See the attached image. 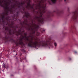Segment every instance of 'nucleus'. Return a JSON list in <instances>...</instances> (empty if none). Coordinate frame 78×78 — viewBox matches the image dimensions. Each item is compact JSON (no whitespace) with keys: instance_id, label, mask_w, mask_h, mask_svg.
<instances>
[{"instance_id":"obj_1","label":"nucleus","mask_w":78,"mask_h":78,"mask_svg":"<svg viewBox=\"0 0 78 78\" xmlns=\"http://www.w3.org/2000/svg\"><path fill=\"white\" fill-rule=\"evenodd\" d=\"M36 3H38L34 9V5H31L30 4V0H27L28 2L27 5L26 6L27 9L29 10L33 9L34 12H35V10H38L37 13L40 14L39 16H35L34 19H32V17L30 15L29 12H24L25 16L27 19H28L29 20L32 22V23L33 24L34 22H36V20H37L38 22L44 23V21H47L50 19L51 16H54V13H56L58 16L61 15V14L62 13V11H60L59 10H57L56 11L54 10L53 12H52L46 9V5H44V0H34Z\"/></svg>"},{"instance_id":"obj_2","label":"nucleus","mask_w":78,"mask_h":78,"mask_svg":"<svg viewBox=\"0 0 78 78\" xmlns=\"http://www.w3.org/2000/svg\"><path fill=\"white\" fill-rule=\"evenodd\" d=\"M24 40H26L27 42H26L27 47H33L36 48V47H40V46L46 47H50L52 46V43L54 42V40H50L49 39H46L44 41H33L32 40H29V37H27L26 39H24Z\"/></svg>"},{"instance_id":"obj_3","label":"nucleus","mask_w":78,"mask_h":78,"mask_svg":"<svg viewBox=\"0 0 78 78\" xmlns=\"http://www.w3.org/2000/svg\"><path fill=\"white\" fill-rule=\"evenodd\" d=\"M23 25H26L28 26L27 29L28 31H32V34H34L36 32V30L39 28V25H37L35 23L33 24V25L32 26H29V24H28V20H24L23 22Z\"/></svg>"},{"instance_id":"obj_4","label":"nucleus","mask_w":78,"mask_h":78,"mask_svg":"<svg viewBox=\"0 0 78 78\" xmlns=\"http://www.w3.org/2000/svg\"><path fill=\"white\" fill-rule=\"evenodd\" d=\"M78 8L75 9V11L72 12L73 16L72 19L76 23L78 22Z\"/></svg>"},{"instance_id":"obj_5","label":"nucleus","mask_w":78,"mask_h":78,"mask_svg":"<svg viewBox=\"0 0 78 78\" xmlns=\"http://www.w3.org/2000/svg\"><path fill=\"white\" fill-rule=\"evenodd\" d=\"M21 36L22 37H20V39H19V40L18 42H16L15 43V44L16 45V46L15 47L14 46V47L15 48H16V49H17L18 48V46H19V45H24V44L23 42V39L24 40V38H25V37L22 34H21Z\"/></svg>"},{"instance_id":"obj_6","label":"nucleus","mask_w":78,"mask_h":78,"mask_svg":"<svg viewBox=\"0 0 78 78\" xmlns=\"http://www.w3.org/2000/svg\"><path fill=\"white\" fill-rule=\"evenodd\" d=\"M70 29L71 30V31H72V29H73L74 30V32L75 33H76V34H77V31L76 30V27H75V26L74 25L71 26Z\"/></svg>"},{"instance_id":"obj_7","label":"nucleus","mask_w":78,"mask_h":78,"mask_svg":"<svg viewBox=\"0 0 78 78\" xmlns=\"http://www.w3.org/2000/svg\"><path fill=\"white\" fill-rule=\"evenodd\" d=\"M19 11H18L16 12L17 14L13 15L12 16V17H13V19H15V20H17V18L19 16Z\"/></svg>"},{"instance_id":"obj_8","label":"nucleus","mask_w":78,"mask_h":78,"mask_svg":"<svg viewBox=\"0 0 78 78\" xmlns=\"http://www.w3.org/2000/svg\"><path fill=\"white\" fill-rule=\"evenodd\" d=\"M46 0H45V1H46ZM57 0H51L52 2L53 3H55L56 2V1ZM64 2L66 3H67V2H69V0H64Z\"/></svg>"},{"instance_id":"obj_9","label":"nucleus","mask_w":78,"mask_h":78,"mask_svg":"<svg viewBox=\"0 0 78 78\" xmlns=\"http://www.w3.org/2000/svg\"><path fill=\"white\" fill-rule=\"evenodd\" d=\"M7 1H8V2H7V0H5V2H6V3L5 4V5L6 6V3H7V5H9H9H10V3H12V2H11V0H7Z\"/></svg>"},{"instance_id":"obj_10","label":"nucleus","mask_w":78,"mask_h":78,"mask_svg":"<svg viewBox=\"0 0 78 78\" xmlns=\"http://www.w3.org/2000/svg\"><path fill=\"white\" fill-rule=\"evenodd\" d=\"M15 5H16V6H18V7L19 8V9L20 10V9H21V8L20 7V6H21L22 7V5H21L20 3H19V4H18L17 5L16 4H15Z\"/></svg>"},{"instance_id":"obj_11","label":"nucleus","mask_w":78,"mask_h":78,"mask_svg":"<svg viewBox=\"0 0 78 78\" xmlns=\"http://www.w3.org/2000/svg\"><path fill=\"white\" fill-rule=\"evenodd\" d=\"M27 3V1H24V2H21V3H20V4H21V5H22V7L23 6L22 5H25V3Z\"/></svg>"},{"instance_id":"obj_12","label":"nucleus","mask_w":78,"mask_h":78,"mask_svg":"<svg viewBox=\"0 0 78 78\" xmlns=\"http://www.w3.org/2000/svg\"><path fill=\"white\" fill-rule=\"evenodd\" d=\"M31 37V41H33V35H30L29 37Z\"/></svg>"},{"instance_id":"obj_13","label":"nucleus","mask_w":78,"mask_h":78,"mask_svg":"<svg viewBox=\"0 0 78 78\" xmlns=\"http://www.w3.org/2000/svg\"><path fill=\"white\" fill-rule=\"evenodd\" d=\"M0 6H2V7H4V5L2 4L1 1H0Z\"/></svg>"},{"instance_id":"obj_14","label":"nucleus","mask_w":78,"mask_h":78,"mask_svg":"<svg viewBox=\"0 0 78 78\" xmlns=\"http://www.w3.org/2000/svg\"><path fill=\"white\" fill-rule=\"evenodd\" d=\"M36 34L37 36H39L40 35V33L39 32H37Z\"/></svg>"},{"instance_id":"obj_15","label":"nucleus","mask_w":78,"mask_h":78,"mask_svg":"<svg viewBox=\"0 0 78 78\" xmlns=\"http://www.w3.org/2000/svg\"><path fill=\"white\" fill-rule=\"evenodd\" d=\"M54 45L55 46V47H56V45H57V44H56V43H54Z\"/></svg>"},{"instance_id":"obj_16","label":"nucleus","mask_w":78,"mask_h":78,"mask_svg":"<svg viewBox=\"0 0 78 78\" xmlns=\"http://www.w3.org/2000/svg\"><path fill=\"white\" fill-rule=\"evenodd\" d=\"M68 12L70 11V8L69 7H68Z\"/></svg>"},{"instance_id":"obj_17","label":"nucleus","mask_w":78,"mask_h":78,"mask_svg":"<svg viewBox=\"0 0 78 78\" xmlns=\"http://www.w3.org/2000/svg\"><path fill=\"white\" fill-rule=\"evenodd\" d=\"M24 36H27V34L26 33H24Z\"/></svg>"},{"instance_id":"obj_18","label":"nucleus","mask_w":78,"mask_h":78,"mask_svg":"<svg viewBox=\"0 0 78 78\" xmlns=\"http://www.w3.org/2000/svg\"><path fill=\"white\" fill-rule=\"evenodd\" d=\"M44 31H45V30H43V31H42L41 32H42V33H43V32H44Z\"/></svg>"},{"instance_id":"obj_19","label":"nucleus","mask_w":78,"mask_h":78,"mask_svg":"<svg viewBox=\"0 0 78 78\" xmlns=\"http://www.w3.org/2000/svg\"><path fill=\"white\" fill-rule=\"evenodd\" d=\"M24 38H25V39H26L27 38V37L26 36H24Z\"/></svg>"},{"instance_id":"obj_20","label":"nucleus","mask_w":78,"mask_h":78,"mask_svg":"<svg viewBox=\"0 0 78 78\" xmlns=\"http://www.w3.org/2000/svg\"><path fill=\"white\" fill-rule=\"evenodd\" d=\"M74 53H75L76 54V53H77V52L75 51L74 52Z\"/></svg>"},{"instance_id":"obj_21","label":"nucleus","mask_w":78,"mask_h":78,"mask_svg":"<svg viewBox=\"0 0 78 78\" xmlns=\"http://www.w3.org/2000/svg\"><path fill=\"white\" fill-rule=\"evenodd\" d=\"M22 27H24V26H23V24H22Z\"/></svg>"},{"instance_id":"obj_22","label":"nucleus","mask_w":78,"mask_h":78,"mask_svg":"<svg viewBox=\"0 0 78 78\" xmlns=\"http://www.w3.org/2000/svg\"><path fill=\"white\" fill-rule=\"evenodd\" d=\"M48 2L50 4V1H48Z\"/></svg>"},{"instance_id":"obj_23","label":"nucleus","mask_w":78,"mask_h":78,"mask_svg":"<svg viewBox=\"0 0 78 78\" xmlns=\"http://www.w3.org/2000/svg\"><path fill=\"white\" fill-rule=\"evenodd\" d=\"M23 51L24 52H25V50L23 49Z\"/></svg>"},{"instance_id":"obj_24","label":"nucleus","mask_w":78,"mask_h":78,"mask_svg":"<svg viewBox=\"0 0 78 78\" xmlns=\"http://www.w3.org/2000/svg\"><path fill=\"white\" fill-rule=\"evenodd\" d=\"M71 58H69V60H71Z\"/></svg>"},{"instance_id":"obj_25","label":"nucleus","mask_w":78,"mask_h":78,"mask_svg":"<svg viewBox=\"0 0 78 78\" xmlns=\"http://www.w3.org/2000/svg\"><path fill=\"white\" fill-rule=\"evenodd\" d=\"M4 67H5V68H6V67H5V66H4Z\"/></svg>"},{"instance_id":"obj_26","label":"nucleus","mask_w":78,"mask_h":78,"mask_svg":"<svg viewBox=\"0 0 78 78\" xmlns=\"http://www.w3.org/2000/svg\"><path fill=\"white\" fill-rule=\"evenodd\" d=\"M24 9H25V8H23V10H24Z\"/></svg>"},{"instance_id":"obj_27","label":"nucleus","mask_w":78,"mask_h":78,"mask_svg":"<svg viewBox=\"0 0 78 78\" xmlns=\"http://www.w3.org/2000/svg\"><path fill=\"white\" fill-rule=\"evenodd\" d=\"M16 59H17V58H16Z\"/></svg>"},{"instance_id":"obj_28","label":"nucleus","mask_w":78,"mask_h":78,"mask_svg":"<svg viewBox=\"0 0 78 78\" xmlns=\"http://www.w3.org/2000/svg\"><path fill=\"white\" fill-rule=\"evenodd\" d=\"M23 32H24V31H23Z\"/></svg>"},{"instance_id":"obj_29","label":"nucleus","mask_w":78,"mask_h":78,"mask_svg":"<svg viewBox=\"0 0 78 78\" xmlns=\"http://www.w3.org/2000/svg\"><path fill=\"white\" fill-rule=\"evenodd\" d=\"M16 2L17 3V1H16Z\"/></svg>"},{"instance_id":"obj_30","label":"nucleus","mask_w":78,"mask_h":78,"mask_svg":"<svg viewBox=\"0 0 78 78\" xmlns=\"http://www.w3.org/2000/svg\"><path fill=\"white\" fill-rule=\"evenodd\" d=\"M16 55H17V54H16Z\"/></svg>"}]
</instances>
